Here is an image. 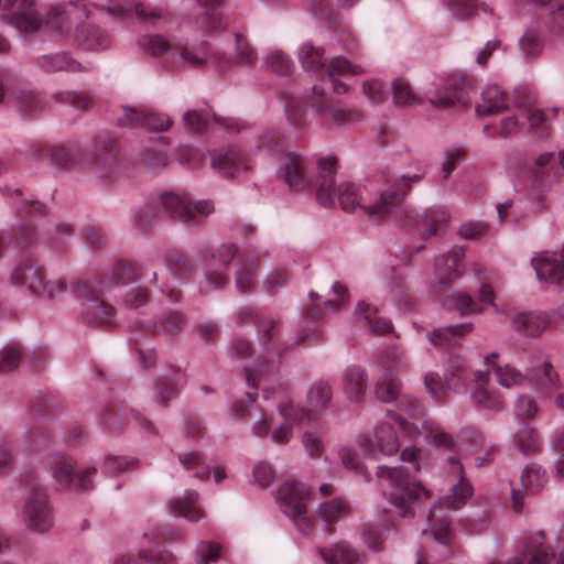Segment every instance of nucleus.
I'll use <instances>...</instances> for the list:
<instances>
[{"label":"nucleus","instance_id":"a18cd8bd","mask_svg":"<svg viewBox=\"0 0 564 564\" xmlns=\"http://www.w3.org/2000/svg\"><path fill=\"white\" fill-rule=\"evenodd\" d=\"M456 101H464V90L456 84H448L444 91H438L435 96L430 97V102L438 108L453 106Z\"/></svg>","mask_w":564,"mask_h":564},{"label":"nucleus","instance_id":"338daca9","mask_svg":"<svg viewBox=\"0 0 564 564\" xmlns=\"http://www.w3.org/2000/svg\"><path fill=\"white\" fill-rule=\"evenodd\" d=\"M464 152L458 149H453L446 152L445 161L442 166L443 178L446 180L455 170L456 165L463 160Z\"/></svg>","mask_w":564,"mask_h":564},{"label":"nucleus","instance_id":"5fc2aeb1","mask_svg":"<svg viewBox=\"0 0 564 564\" xmlns=\"http://www.w3.org/2000/svg\"><path fill=\"white\" fill-rule=\"evenodd\" d=\"M338 455L345 468L365 476L366 480L368 479L366 469L361 464L359 456L355 449L344 447L339 451Z\"/></svg>","mask_w":564,"mask_h":564},{"label":"nucleus","instance_id":"4d7b16f0","mask_svg":"<svg viewBox=\"0 0 564 564\" xmlns=\"http://www.w3.org/2000/svg\"><path fill=\"white\" fill-rule=\"evenodd\" d=\"M520 47L527 58L536 56L542 48L540 34L536 31H528L521 39Z\"/></svg>","mask_w":564,"mask_h":564},{"label":"nucleus","instance_id":"774afa93","mask_svg":"<svg viewBox=\"0 0 564 564\" xmlns=\"http://www.w3.org/2000/svg\"><path fill=\"white\" fill-rule=\"evenodd\" d=\"M272 69L281 75H288L293 68L292 61L281 53H274L269 58Z\"/></svg>","mask_w":564,"mask_h":564},{"label":"nucleus","instance_id":"bf43d9fd","mask_svg":"<svg viewBox=\"0 0 564 564\" xmlns=\"http://www.w3.org/2000/svg\"><path fill=\"white\" fill-rule=\"evenodd\" d=\"M362 90L365 96L372 104H379L387 97V90L384 89L381 82L377 79H370L364 83Z\"/></svg>","mask_w":564,"mask_h":564},{"label":"nucleus","instance_id":"7c9ffc66","mask_svg":"<svg viewBox=\"0 0 564 564\" xmlns=\"http://www.w3.org/2000/svg\"><path fill=\"white\" fill-rule=\"evenodd\" d=\"M549 326L546 316L542 313H520L513 318V328L523 336H540Z\"/></svg>","mask_w":564,"mask_h":564},{"label":"nucleus","instance_id":"c756f323","mask_svg":"<svg viewBox=\"0 0 564 564\" xmlns=\"http://www.w3.org/2000/svg\"><path fill=\"white\" fill-rule=\"evenodd\" d=\"M512 446L525 456L538 453L541 441L536 430L529 423H520L512 435Z\"/></svg>","mask_w":564,"mask_h":564},{"label":"nucleus","instance_id":"f704fd0d","mask_svg":"<svg viewBox=\"0 0 564 564\" xmlns=\"http://www.w3.org/2000/svg\"><path fill=\"white\" fill-rule=\"evenodd\" d=\"M299 58L305 70L324 74L327 64L322 48L305 43L300 48Z\"/></svg>","mask_w":564,"mask_h":564},{"label":"nucleus","instance_id":"3c124183","mask_svg":"<svg viewBox=\"0 0 564 564\" xmlns=\"http://www.w3.org/2000/svg\"><path fill=\"white\" fill-rule=\"evenodd\" d=\"M388 536V529L380 524H369L362 531V539L372 551H378Z\"/></svg>","mask_w":564,"mask_h":564},{"label":"nucleus","instance_id":"f03ea898","mask_svg":"<svg viewBox=\"0 0 564 564\" xmlns=\"http://www.w3.org/2000/svg\"><path fill=\"white\" fill-rule=\"evenodd\" d=\"M48 24L61 34L73 37L74 42L87 50H102L109 45V39L99 31L86 7L69 1L65 6L53 7L48 13Z\"/></svg>","mask_w":564,"mask_h":564},{"label":"nucleus","instance_id":"72a5a7b5","mask_svg":"<svg viewBox=\"0 0 564 564\" xmlns=\"http://www.w3.org/2000/svg\"><path fill=\"white\" fill-rule=\"evenodd\" d=\"M184 531L181 528L173 525H164L162 528L153 529L150 532H145L143 538L149 540V547H154L156 551H161L159 549V544L161 542L164 543H176L182 542L184 540Z\"/></svg>","mask_w":564,"mask_h":564},{"label":"nucleus","instance_id":"9b49d317","mask_svg":"<svg viewBox=\"0 0 564 564\" xmlns=\"http://www.w3.org/2000/svg\"><path fill=\"white\" fill-rule=\"evenodd\" d=\"M465 361L459 356H454L444 372V380L437 372H427L424 377V384L430 395L441 401L444 399L446 391L457 388L464 381Z\"/></svg>","mask_w":564,"mask_h":564},{"label":"nucleus","instance_id":"39448f33","mask_svg":"<svg viewBox=\"0 0 564 564\" xmlns=\"http://www.w3.org/2000/svg\"><path fill=\"white\" fill-rule=\"evenodd\" d=\"M264 148L278 155L276 175L291 189L297 192L312 188V180L307 173V159L293 151H283L281 138L275 134L265 135L258 149Z\"/></svg>","mask_w":564,"mask_h":564},{"label":"nucleus","instance_id":"393cba45","mask_svg":"<svg viewBox=\"0 0 564 564\" xmlns=\"http://www.w3.org/2000/svg\"><path fill=\"white\" fill-rule=\"evenodd\" d=\"M303 496H275V502L281 511L292 519L297 528L306 532L310 524L306 519V503L302 500Z\"/></svg>","mask_w":564,"mask_h":564},{"label":"nucleus","instance_id":"6e6552de","mask_svg":"<svg viewBox=\"0 0 564 564\" xmlns=\"http://www.w3.org/2000/svg\"><path fill=\"white\" fill-rule=\"evenodd\" d=\"M1 19L22 33H34L43 24L33 0H0Z\"/></svg>","mask_w":564,"mask_h":564},{"label":"nucleus","instance_id":"f3484780","mask_svg":"<svg viewBox=\"0 0 564 564\" xmlns=\"http://www.w3.org/2000/svg\"><path fill=\"white\" fill-rule=\"evenodd\" d=\"M392 356L395 358V361L388 359L384 361L386 370L380 376L376 383V397L381 402H392L394 401L401 391V382L397 376H394L391 371V367H403L405 366V360L403 359V352L397 348H393Z\"/></svg>","mask_w":564,"mask_h":564},{"label":"nucleus","instance_id":"58836bf2","mask_svg":"<svg viewBox=\"0 0 564 564\" xmlns=\"http://www.w3.org/2000/svg\"><path fill=\"white\" fill-rule=\"evenodd\" d=\"M325 120L335 126H346L361 121L362 112L355 107H337L333 104Z\"/></svg>","mask_w":564,"mask_h":564},{"label":"nucleus","instance_id":"cd10ccee","mask_svg":"<svg viewBox=\"0 0 564 564\" xmlns=\"http://www.w3.org/2000/svg\"><path fill=\"white\" fill-rule=\"evenodd\" d=\"M473 329L471 323H464L455 326L436 328L427 334L429 340L435 346L443 348L459 345L464 335Z\"/></svg>","mask_w":564,"mask_h":564},{"label":"nucleus","instance_id":"423d86ee","mask_svg":"<svg viewBox=\"0 0 564 564\" xmlns=\"http://www.w3.org/2000/svg\"><path fill=\"white\" fill-rule=\"evenodd\" d=\"M387 420L376 425L373 438L365 436L359 440V446L366 455L377 457L378 454L390 456L397 453L400 444L394 427L411 434V424L397 412L388 411Z\"/></svg>","mask_w":564,"mask_h":564},{"label":"nucleus","instance_id":"20e7f679","mask_svg":"<svg viewBox=\"0 0 564 564\" xmlns=\"http://www.w3.org/2000/svg\"><path fill=\"white\" fill-rule=\"evenodd\" d=\"M330 401V386L325 381H317L313 383L307 392L306 412L293 403H286L280 408L282 422L272 431V441L275 443L289 442L292 437L294 425L301 423L305 417L311 420L313 412L324 410Z\"/></svg>","mask_w":564,"mask_h":564},{"label":"nucleus","instance_id":"de8ad7c7","mask_svg":"<svg viewBox=\"0 0 564 564\" xmlns=\"http://www.w3.org/2000/svg\"><path fill=\"white\" fill-rule=\"evenodd\" d=\"M307 105L312 108L314 113L319 118H326L329 109L333 105L332 99L325 94L323 87L314 85L312 87V96L310 97Z\"/></svg>","mask_w":564,"mask_h":564},{"label":"nucleus","instance_id":"13d9d810","mask_svg":"<svg viewBox=\"0 0 564 564\" xmlns=\"http://www.w3.org/2000/svg\"><path fill=\"white\" fill-rule=\"evenodd\" d=\"M448 8L455 18L465 20L475 13L477 0H448Z\"/></svg>","mask_w":564,"mask_h":564},{"label":"nucleus","instance_id":"0eeeda50","mask_svg":"<svg viewBox=\"0 0 564 564\" xmlns=\"http://www.w3.org/2000/svg\"><path fill=\"white\" fill-rule=\"evenodd\" d=\"M139 46L152 56L170 54L178 56L185 64L197 66L206 63L209 58V51L206 42L189 46L187 43L173 39L165 40L161 35H142L139 39Z\"/></svg>","mask_w":564,"mask_h":564},{"label":"nucleus","instance_id":"864d4df0","mask_svg":"<svg viewBox=\"0 0 564 564\" xmlns=\"http://www.w3.org/2000/svg\"><path fill=\"white\" fill-rule=\"evenodd\" d=\"M221 554V545L219 543L203 541L197 545V563L209 564L216 562Z\"/></svg>","mask_w":564,"mask_h":564},{"label":"nucleus","instance_id":"dca6fc26","mask_svg":"<svg viewBox=\"0 0 564 564\" xmlns=\"http://www.w3.org/2000/svg\"><path fill=\"white\" fill-rule=\"evenodd\" d=\"M540 281L561 284L564 282V246L556 251H543L531 260Z\"/></svg>","mask_w":564,"mask_h":564},{"label":"nucleus","instance_id":"8fccbe9b","mask_svg":"<svg viewBox=\"0 0 564 564\" xmlns=\"http://www.w3.org/2000/svg\"><path fill=\"white\" fill-rule=\"evenodd\" d=\"M302 445L308 457L317 459L324 452V441L322 435L312 430H307L302 435Z\"/></svg>","mask_w":564,"mask_h":564},{"label":"nucleus","instance_id":"412c9836","mask_svg":"<svg viewBox=\"0 0 564 564\" xmlns=\"http://www.w3.org/2000/svg\"><path fill=\"white\" fill-rule=\"evenodd\" d=\"M388 503L382 509V520L392 527L397 525V518H412L415 512L413 506L421 496H388Z\"/></svg>","mask_w":564,"mask_h":564},{"label":"nucleus","instance_id":"bb28decb","mask_svg":"<svg viewBox=\"0 0 564 564\" xmlns=\"http://www.w3.org/2000/svg\"><path fill=\"white\" fill-rule=\"evenodd\" d=\"M367 373L359 366H349L343 372V391L351 401H359L367 389Z\"/></svg>","mask_w":564,"mask_h":564},{"label":"nucleus","instance_id":"9d476101","mask_svg":"<svg viewBox=\"0 0 564 564\" xmlns=\"http://www.w3.org/2000/svg\"><path fill=\"white\" fill-rule=\"evenodd\" d=\"M50 467L55 480L69 489L87 491L93 488L97 473L95 467H86L74 473V462L66 454L53 456L50 460Z\"/></svg>","mask_w":564,"mask_h":564},{"label":"nucleus","instance_id":"49530a36","mask_svg":"<svg viewBox=\"0 0 564 564\" xmlns=\"http://www.w3.org/2000/svg\"><path fill=\"white\" fill-rule=\"evenodd\" d=\"M451 473L453 474L452 494H471L473 486L468 479L464 477V467L455 457H448Z\"/></svg>","mask_w":564,"mask_h":564},{"label":"nucleus","instance_id":"c9c22d12","mask_svg":"<svg viewBox=\"0 0 564 564\" xmlns=\"http://www.w3.org/2000/svg\"><path fill=\"white\" fill-rule=\"evenodd\" d=\"M522 487L530 494H536L545 488L547 478L544 469L535 464H529L520 477Z\"/></svg>","mask_w":564,"mask_h":564},{"label":"nucleus","instance_id":"69168bd1","mask_svg":"<svg viewBox=\"0 0 564 564\" xmlns=\"http://www.w3.org/2000/svg\"><path fill=\"white\" fill-rule=\"evenodd\" d=\"M254 323L262 344L269 343L274 336L276 322L271 317H264L257 319Z\"/></svg>","mask_w":564,"mask_h":564},{"label":"nucleus","instance_id":"4be33fe9","mask_svg":"<svg viewBox=\"0 0 564 564\" xmlns=\"http://www.w3.org/2000/svg\"><path fill=\"white\" fill-rule=\"evenodd\" d=\"M82 314L89 324L110 322L113 308L97 295L84 294L82 297Z\"/></svg>","mask_w":564,"mask_h":564},{"label":"nucleus","instance_id":"a19ab883","mask_svg":"<svg viewBox=\"0 0 564 564\" xmlns=\"http://www.w3.org/2000/svg\"><path fill=\"white\" fill-rule=\"evenodd\" d=\"M366 73L361 65L352 64L344 56H336L332 58L326 65L323 78H332L335 75H359Z\"/></svg>","mask_w":564,"mask_h":564},{"label":"nucleus","instance_id":"e2e57ef3","mask_svg":"<svg viewBox=\"0 0 564 564\" xmlns=\"http://www.w3.org/2000/svg\"><path fill=\"white\" fill-rule=\"evenodd\" d=\"M253 477L261 488H267L273 481L275 473L270 464L260 462L253 467Z\"/></svg>","mask_w":564,"mask_h":564},{"label":"nucleus","instance_id":"4468645a","mask_svg":"<svg viewBox=\"0 0 564 564\" xmlns=\"http://www.w3.org/2000/svg\"><path fill=\"white\" fill-rule=\"evenodd\" d=\"M469 496H444L435 506H433L427 514L431 523V530L434 539L443 545H448L452 541L453 531L451 521L438 513L446 506L449 509H458L464 506Z\"/></svg>","mask_w":564,"mask_h":564},{"label":"nucleus","instance_id":"7ed1b4c3","mask_svg":"<svg viewBox=\"0 0 564 564\" xmlns=\"http://www.w3.org/2000/svg\"><path fill=\"white\" fill-rule=\"evenodd\" d=\"M9 283L20 292L53 300L66 290L62 278L50 275L45 268L32 259L17 263L8 276Z\"/></svg>","mask_w":564,"mask_h":564},{"label":"nucleus","instance_id":"f257e3e1","mask_svg":"<svg viewBox=\"0 0 564 564\" xmlns=\"http://www.w3.org/2000/svg\"><path fill=\"white\" fill-rule=\"evenodd\" d=\"M336 164L337 160L332 155L317 161L318 172L315 188L318 203L324 207H330L335 204L337 196L344 210L354 212L359 207L366 215L377 220L390 216L408 194L411 184L420 182L422 178L421 174L402 175L378 197H370V192L366 186L341 183L336 188Z\"/></svg>","mask_w":564,"mask_h":564},{"label":"nucleus","instance_id":"1a4fd4ad","mask_svg":"<svg viewBox=\"0 0 564 564\" xmlns=\"http://www.w3.org/2000/svg\"><path fill=\"white\" fill-rule=\"evenodd\" d=\"M160 205L173 218L192 225L197 224L199 218L209 216L215 209L214 204L209 200L191 203L185 195L175 193L161 195Z\"/></svg>","mask_w":564,"mask_h":564},{"label":"nucleus","instance_id":"aec40b11","mask_svg":"<svg viewBox=\"0 0 564 564\" xmlns=\"http://www.w3.org/2000/svg\"><path fill=\"white\" fill-rule=\"evenodd\" d=\"M118 122L123 127L147 126L154 131L167 130L172 124L171 118L166 115L141 113L134 108H124Z\"/></svg>","mask_w":564,"mask_h":564},{"label":"nucleus","instance_id":"c85d7f7f","mask_svg":"<svg viewBox=\"0 0 564 564\" xmlns=\"http://www.w3.org/2000/svg\"><path fill=\"white\" fill-rule=\"evenodd\" d=\"M508 108L505 93L497 85H488L482 89L481 101L476 111L481 116H492Z\"/></svg>","mask_w":564,"mask_h":564},{"label":"nucleus","instance_id":"2eb2a0df","mask_svg":"<svg viewBox=\"0 0 564 564\" xmlns=\"http://www.w3.org/2000/svg\"><path fill=\"white\" fill-rule=\"evenodd\" d=\"M464 258L465 250L462 247H454L446 253L435 258L434 286L436 289H443L463 275L464 271L460 264Z\"/></svg>","mask_w":564,"mask_h":564},{"label":"nucleus","instance_id":"09e8293b","mask_svg":"<svg viewBox=\"0 0 564 564\" xmlns=\"http://www.w3.org/2000/svg\"><path fill=\"white\" fill-rule=\"evenodd\" d=\"M552 112L550 110L531 109L528 111V121L535 135H544L550 127Z\"/></svg>","mask_w":564,"mask_h":564},{"label":"nucleus","instance_id":"37998d69","mask_svg":"<svg viewBox=\"0 0 564 564\" xmlns=\"http://www.w3.org/2000/svg\"><path fill=\"white\" fill-rule=\"evenodd\" d=\"M392 96L395 105H419L421 98L413 91L410 84L402 78H398L392 83Z\"/></svg>","mask_w":564,"mask_h":564},{"label":"nucleus","instance_id":"4c0bfd02","mask_svg":"<svg viewBox=\"0 0 564 564\" xmlns=\"http://www.w3.org/2000/svg\"><path fill=\"white\" fill-rule=\"evenodd\" d=\"M356 315L362 316L375 335H384L392 329L391 322L388 318L377 317V311L366 303H358Z\"/></svg>","mask_w":564,"mask_h":564},{"label":"nucleus","instance_id":"b1692460","mask_svg":"<svg viewBox=\"0 0 564 564\" xmlns=\"http://www.w3.org/2000/svg\"><path fill=\"white\" fill-rule=\"evenodd\" d=\"M176 564L175 556L170 551H156L154 547L140 550L138 556L122 553L115 556L112 564Z\"/></svg>","mask_w":564,"mask_h":564},{"label":"nucleus","instance_id":"2f4dec72","mask_svg":"<svg viewBox=\"0 0 564 564\" xmlns=\"http://www.w3.org/2000/svg\"><path fill=\"white\" fill-rule=\"evenodd\" d=\"M170 511L175 517L197 522L205 518V512L197 502L196 496H176L169 503Z\"/></svg>","mask_w":564,"mask_h":564},{"label":"nucleus","instance_id":"a878e982","mask_svg":"<svg viewBox=\"0 0 564 564\" xmlns=\"http://www.w3.org/2000/svg\"><path fill=\"white\" fill-rule=\"evenodd\" d=\"M498 356L497 352H492L485 358L487 365V371H494L497 382L507 389L516 388L524 383L527 376L510 365H498L491 360Z\"/></svg>","mask_w":564,"mask_h":564},{"label":"nucleus","instance_id":"052dcab7","mask_svg":"<svg viewBox=\"0 0 564 564\" xmlns=\"http://www.w3.org/2000/svg\"><path fill=\"white\" fill-rule=\"evenodd\" d=\"M15 107L25 113H31L42 108L39 96L33 91H23L15 101Z\"/></svg>","mask_w":564,"mask_h":564},{"label":"nucleus","instance_id":"c03bdc74","mask_svg":"<svg viewBox=\"0 0 564 564\" xmlns=\"http://www.w3.org/2000/svg\"><path fill=\"white\" fill-rule=\"evenodd\" d=\"M348 511V505L340 498L335 497L328 502L318 506L317 512L325 523H333Z\"/></svg>","mask_w":564,"mask_h":564},{"label":"nucleus","instance_id":"6ab92c4d","mask_svg":"<svg viewBox=\"0 0 564 564\" xmlns=\"http://www.w3.org/2000/svg\"><path fill=\"white\" fill-rule=\"evenodd\" d=\"M473 403L480 409L501 411L505 408V399L500 391L489 384L486 373L475 372V388L471 392Z\"/></svg>","mask_w":564,"mask_h":564},{"label":"nucleus","instance_id":"5701e85b","mask_svg":"<svg viewBox=\"0 0 564 564\" xmlns=\"http://www.w3.org/2000/svg\"><path fill=\"white\" fill-rule=\"evenodd\" d=\"M202 7V13L196 19V25L204 34L219 31L223 25V12L220 6L223 0H197Z\"/></svg>","mask_w":564,"mask_h":564},{"label":"nucleus","instance_id":"a211bd4d","mask_svg":"<svg viewBox=\"0 0 564 564\" xmlns=\"http://www.w3.org/2000/svg\"><path fill=\"white\" fill-rule=\"evenodd\" d=\"M376 476L381 485L388 486L393 490H401L402 494H430L422 482L410 481L404 467L378 466Z\"/></svg>","mask_w":564,"mask_h":564},{"label":"nucleus","instance_id":"ea45409f","mask_svg":"<svg viewBox=\"0 0 564 564\" xmlns=\"http://www.w3.org/2000/svg\"><path fill=\"white\" fill-rule=\"evenodd\" d=\"M444 307L448 311H457L460 315L481 312L471 296L465 292H455L447 296L444 301Z\"/></svg>","mask_w":564,"mask_h":564},{"label":"nucleus","instance_id":"e433bc0d","mask_svg":"<svg viewBox=\"0 0 564 564\" xmlns=\"http://www.w3.org/2000/svg\"><path fill=\"white\" fill-rule=\"evenodd\" d=\"M104 9L108 13L116 15H124L134 11L135 14L141 19H147L148 17H158V13L154 10H148L144 4L135 3L131 0H111V2L106 4Z\"/></svg>","mask_w":564,"mask_h":564},{"label":"nucleus","instance_id":"603ef678","mask_svg":"<svg viewBox=\"0 0 564 564\" xmlns=\"http://www.w3.org/2000/svg\"><path fill=\"white\" fill-rule=\"evenodd\" d=\"M21 351L17 345L0 349V372L7 373L15 369L20 362Z\"/></svg>","mask_w":564,"mask_h":564},{"label":"nucleus","instance_id":"680f3d73","mask_svg":"<svg viewBox=\"0 0 564 564\" xmlns=\"http://www.w3.org/2000/svg\"><path fill=\"white\" fill-rule=\"evenodd\" d=\"M538 411L535 401L527 395L519 397L514 406L517 416L522 420L532 419Z\"/></svg>","mask_w":564,"mask_h":564},{"label":"nucleus","instance_id":"0e129e2a","mask_svg":"<svg viewBox=\"0 0 564 564\" xmlns=\"http://www.w3.org/2000/svg\"><path fill=\"white\" fill-rule=\"evenodd\" d=\"M134 464L133 459L124 456H108L105 459L104 468L107 473H120L130 468Z\"/></svg>","mask_w":564,"mask_h":564},{"label":"nucleus","instance_id":"f8f14e48","mask_svg":"<svg viewBox=\"0 0 564 564\" xmlns=\"http://www.w3.org/2000/svg\"><path fill=\"white\" fill-rule=\"evenodd\" d=\"M449 220L448 212L442 206H435L424 212L404 210L403 221L416 227L422 239L427 240L441 235L443 227Z\"/></svg>","mask_w":564,"mask_h":564},{"label":"nucleus","instance_id":"473e14b6","mask_svg":"<svg viewBox=\"0 0 564 564\" xmlns=\"http://www.w3.org/2000/svg\"><path fill=\"white\" fill-rule=\"evenodd\" d=\"M319 553L326 564H358L359 553L348 543L339 542L330 549H321Z\"/></svg>","mask_w":564,"mask_h":564},{"label":"nucleus","instance_id":"6e6d98bb","mask_svg":"<svg viewBox=\"0 0 564 564\" xmlns=\"http://www.w3.org/2000/svg\"><path fill=\"white\" fill-rule=\"evenodd\" d=\"M285 113L291 124L302 127L306 123V112L304 106L300 105L295 97H290L285 101Z\"/></svg>","mask_w":564,"mask_h":564},{"label":"nucleus","instance_id":"ddd939ff","mask_svg":"<svg viewBox=\"0 0 564 564\" xmlns=\"http://www.w3.org/2000/svg\"><path fill=\"white\" fill-rule=\"evenodd\" d=\"M22 519L30 531L47 532L54 524L53 509L47 496H30L23 507Z\"/></svg>","mask_w":564,"mask_h":564},{"label":"nucleus","instance_id":"79ce46f5","mask_svg":"<svg viewBox=\"0 0 564 564\" xmlns=\"http://www.w3.org/2000/svg\"><path fill=\"white\" fill-rule=\"evenodd\" d=\"M238 155L235 150L219 152L212 159V166L226 177H234L238 169Z\"/></svg>","mask_w":564,"mask_h":564}]
</instances>
